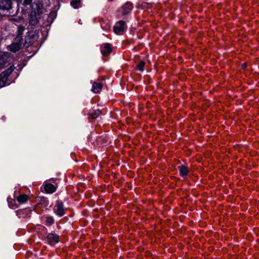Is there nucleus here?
Returning <instances> with one entry per match:
<instances>
[{"label": "nucleus", "mask_w": 259, "mask_h": 259, "mask_svg": "<svg viewBox=\"0 0 259 259\" xmlns=\"http://www.w3.org/2000/svg\"><path fill=\"white\" fill-rule=\"evenodd\" d=\"M15 69L14 65L10 66L8 68L0 73V88L4 87L8 83V78Z\"/></svg>", "instance_id": "obj_1"}, {"label": "nucleus", "mask_w": 259, "mask_h": 259, "mask_svg": "<svg viewBox=\"0 0 259 259\" xmlns=\"http://www.w3.org/2000/svg\"><path fill=\"white\" fill-rule=\"evenodd\" d=\"M47 243L51 246H54L59 242V236L56 233H50L47 235Z\"/></svg>", "instance_id": "obj_2"}, {"label": "nucleus", "mask_w": 259, "mask_h": 259, "mask_svg": "<svg viewBox=\"0 0 259 259\" xmlns=\"http://www.w3.org/2000/svg\"><path fill=\"white\" fill-rule=\"evenodd\" d=\"M105 79H98L92 83V91L95 94H98L101 92L103 87V80Z\"/></svg>", "instance_id": "obj_3"}, {"label": "nucleus", "mask_w": 259, "mask_h": 259, "mask_svg": "<svg viewBox=\"0 0 259 259\" xmlns=\"http://www.w3.org/2000/svg\"><path fill=\"white\" fill-rule=\"evenodd\" d=\"M0 54V69L7 67L9 65L10 55L8 53H1Z\"/></svg>", "instance_id": "obj_4"}, {"label": "nucleus", "mask_w": 259, "mask_h": 259, "mask_svg": "<svg viewBox=\"0 0 259 259\" xmlns=\"http://www.w3.org/2000/svg\"><path fill=\"white\" fill-rule=\"evenodd\" d=\"M125 27V22L123 20H120L117 22L113 27V30L115 33L121 34L124 30Z\"/></svg>", "instance_id": "obj_5"}, {"label": "nucleus", "mask_w": 259, "mask_h": 259, "mask_svg": "<svg viewBox=\"0 0 259 259\" xmlns=\"http://www.w3.org/2000/svg\"><path fill=\"white\" fill-rule=\"evenodd\" d=\"M31 212L32 210L29 208L20 209L16 211V215L22 219L30 218Z\"/></svg>", "instance_id": "obj_6"}, {"label": "nucleus", "mask_w": 259, "mask_h": 259, "mask_svg": "<svg viewBox=\"0 0 259 259\" xmlns=\"http://www.w3.org/2000/svg\"><path fill=\"white\" fill-rule=\"evenodd\" d=\"M100 51L103 56H108L112 51V46L109 43H104L100 46Z\"/></svg>", "instance_id": "obj_7"}, {"label": "nucleus", "mask_w": 259, "mask_h": 259, "mask_svg": "<svg viewBox=\"0 0 259 259\" xmlns=\"http://www.w3.org/2000/svg\"><path fill=\"white\" fill-rule=\"evenodd\" d=\"M55 207V212L57 215L62 217L65 214V211L64 209L63 202L59 201L57 202Z\"/></svg>", "instance_id": "obj_8"}, {"label": "nucleus", "mask_w": 259, "mask_h": 259, "mask_svg": "<svg viewBox=\"0 0 259 259\" xmlns=\"http://www.w3.org/2000/svg\"><path fill=\"white\" fill-rule=\"evenodd\" d=\"M29 23L31 25L35 26L39 22V18L37 17V14L36 11H32L29 15Z\"/></svg>", "instance_id": "obj_9"}, {"label": "nucleus", "mask_w": 259, "mask_h": 259, "mask_svg": "<svg viewBox=\"0 0 259 259\" xmlns=\"http://www.w3.org/2000/svg\"><path fill=\"white\" fill-rule=\"evenodd\" d=\"M133 8V4L130 2H127L123 5L122 7V14L123 15H126L129 14Z\"/></svg>", "instance_id": "obj_10"}, {"label": "nucleus", "mask_w": 259, "mask_h": 259, "mask_svg": "<svg viewBox=\"0 0 259 259\" xmlns=\"http://www.w3.org/2000/svg\"><path fill=\"white\" fill-rule=\"evenodd\" d=\"M41 221L43 224L49 227L52 226L55 223V220L52 216H43L41 218Z\"/></svg>", "instance_id": "obj_11"}, {"label": "nucleus", "mask_w": 259, "mask_h": 259, "mask_svg": "<svg viewBox=\"0 0 259 259\" xmlns=\"http://www.w3.org/2000/svg\"><path fill=\"white\" fill-rule=\"evenodd\" d=\"M178 169L180 176L183 178L187 177L189 173V168L188 166L185 165H181L179 166Z\"/></svg>", "instance_id": "obj_12"}, {"label": "nucleus", "mask_w": 259, "mask_h": 259, "mask_svg": "<svg viewBox=\"0 0 259 259\" xmlns=\"http://www.w3.org/2000/svg\"><path fill=\"white\" fill-rule=\"evenodd\" d=\"M11 0H0V9L9 10L11 8Z\"/></svg>", "instance_id": "obj_13"}, {"label": "nucleus", "mask_w": 259, "mask_h": 259, "mask_svg": "<svg viewBox=\"0 0 259 259\" xmlns=\"http://www.w3.org/2000/svg\"><path fill=\"white\" fill-rule=\"evenodd\" d=\"M9 50L12 52H16L18 51L21 48V41L19 42H13L9 46Z\"/></svg>", "instance_id": "obj_14"}, {"label": "nucleus", "mask_w": 259, "mask_h": 259, "mask_svg": "<svg viewBox=\"0 0 259 259\" xmlns=\"http://www.w3.org/2000/svg\"><path fill=\"white\" fill-rule=\"evenodd\" d=\"M44 189L48 193H53L56 191L57 187L51 183H47L44 185Z\"/></svg>", "instance_id": "obj_15"}, {"label": "nucleus", "mask_w": 259, "mask_h": 259, "mask_svg": "<svg viewBox=\"0 0 259 259\" xmlns=\"http://www.w3.org/2000/svg\"><path fill=\"white\" fill-rule=\"evenodd\" d=\"M101 114L99 109H91L88 113L89 118L95 119Z\"/></svg>", "instance_id": "obj_16"}, {"label": "nucleus", "mask_w": 259, "mask_h": 259, "mask_svg": "<svg viewBox=\"0 0 259 259\" xmlns=\"http://www.w3.org/2000/svg\"><path fill=\"white\" fill-rule=\"evenodd\" d=\"M25 27L23 25H19L17 28V36L15 39L17 41H21L22 40V35L23 34Z\"/></svg>", "instance_id": "obj_17"}, {"label": "nucleus", "mask_w": 259, "mask_h": 259, "mask_svg": "<svg viewBox=\"0 0 259 259\" xmlns=\"http://www.w3.org/2000/svg\"><path fill=\"white\" fill-rule=\"evenodd\" d=\"M29 198L27 194H21L16 197V200L20 204H24L28 200Z\"/></svg>", "instance_id": "obj_18"}, {"label": "nucleus", "mask_w": 259, "mask_h": 259, "mask_svg": "<svg viewBox=\"0 0 259 259\" xmlns=\"http://www.w3.org/2000/svg\"><path fill=\"white\" fill-rule=\"evenodd\" d=\"M9 206L12 209H15L18 208V206L16 204V201L15 199L11 198H8L7 199Z\"/></svg>", "instance_id": "obj_19"}, {"label": "nucleus", "mask_w": 259, "mask_h": 259, "mask_svg": "<svg viewBox=\"0 0 259 259\" xmlns=\"http://www.w3.org/2000/svg\"><path fill=\"white\" fill-rule=\"evenodd\" d=\"M70 5L73 8L78 9L81 7V0H72Z\"/></svg>", "instance_id": "obj_20"}, {"label": "nucleus", "mask_w": 259, "mask_h": 259, "mask_svg": "<svg viewBox=\"0 0 259 259\" xmlns=\"http://www.w3.org/2000/svg\"><path fill=\"white\" fill-rule=\"evenodd\" d=\"M145 64L146 63L144 61H140L136 66V69L141 72H143L144 70Z\"/></svg>", "instance_id": "obj_21"}, {"label": "nucleus", "mask_w": 259, "mask_h": 259, "mask_svg": "<svg viewBox=\"0 0 259 259\" xmlns=\"http://www.w3.org/2000/svg\"><path fill=\"white\" fill-rule=\"evenodd\" d=\"M47 204L48 203L47 200L44 197H42L40 199V202L36 203V207H46L47 206Z\"/></svg>", "instance_id": "obj_22"}, {"label": "nucleus", "mask_w": 259, "mask_h": 259, "mask_svg": "<svg viewBox=\"0 0 259 259\" xmlns=\"http://www.w3.org/2000/svg\"><path fill=\"white\" fill-rule=\"evenodd\" d=\"M142 7L146 8L147 9H151L152 7V5L151 4L144 3L142 4Z\"/></svg>", "instance_id": "obj_23"}, {"label": "nucleus", "mask_w": 259, "mask_h": 259, "mask_svg": "<svg viewBox=\"0 0 259 259\" xmlns=\"http://www.w3.org/2000/svg\"><path fill=\"white\" fill-rule=\"evenodd\" d=\"M33 0H24L23 5L25 6L30 5L31 4Z\"/></svg>", "instance_id": "obj_24"}, {"label": "nucleus", "mask_w": 259, "mask_h": 259, "mask_svg": "<svg viewBox=\"0 0 259 259\" xmlns=\"http://www.w3.org/2000/svg\"><path fill=\"white\" fill-rule=\"evenodd\" d=\"M247 67V64L245 63H244L241 65V68L243 69H245Z\"/></svg>", "instance_id": "obj_25"}, {"label": "nucleus", "mask_w": 259, "mask_h": 259, "mask_svg": "<svg viewBox=\"0 0 259 259\" xmlns=\"http://www.w3.org/2000/svg\"><path fill=\"white\" fill-rule=\"evenodd\" d=\"M26 41H27V40H26ZM26 44H27V41L25 42V44L24 45L26 47H28L29 46H30L32 44V43L30 41L29 42V44L28 45H27Z\"/></svg>", "instance_id": "obj_26"}, {"label": "nucleus", "mask_w": 259, "mask_h": 259, "mask_svg": "<svg viewBox=\"0 0 259 259\" xmlns=\"http://www.w3.org/2000/svg\"><path fill=\"white\" fill-rule=\"evenodd\" d=\"M114 0H108V2H113Z\"/></svg>", "instance_id": "obj_27"}]
</instances>
